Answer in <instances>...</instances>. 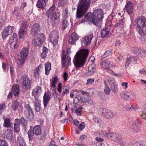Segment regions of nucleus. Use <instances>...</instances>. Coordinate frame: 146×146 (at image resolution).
I'll return each mask as SVG.
<instances>
[{"instance_id": "nucleus-1", "label": "nucleus", "mask_w": 146, "mask_h": 146, "mask_svg": "<svg viewBox=\"0 0 146 146\" xmlns=\"http://www.w3.org/2000/svg\"><path fill=\"white\" fill-rule=\"evenodd\" d=\"M89 52L88 50L82 49L76 53L73 59L74 64L76 68H79L84 66Z\"/></svg>"}, {"instance_id": "nucleus-2", "label": "nucleus", "mask_w": 146, "mask_h": 146, "mask_svg": "<svg viewBox=\"0 0 146 146\" xmlns=\"http://www.w3.org/2000/svg\"><path fill=\"white\" fill-rule=\"evenodd\" d=\"M90 3V0H80L77 8V18L80 19L86 13Z\"/></svg>"}, {"instance_id": "nucleus-3", "label": "nucleus", "mask_w": 146, "mask_h": 146, "mask_svg": "<svg viewBox=\"0 0 146 146\" xmlns=\"http://www.w3.org/2000/svg\"><path fill=\"white\" fill-rule=\"evenodd\" d=\"M57 10L55 7V5L53 4L47 12V15L52 22L56 23L60 21V14L59 13L56 12Z\"/></svg>"}, {"instance_id": "nucleus-4", "label": "nucleus", "mask_w": 146, "mask_h": 146, "mask_svg": "<svg viewBox=\"0 0 146 146\" xmlns=\"http://www.w3.org/2000/svg\"><path fill=\"white\" fill-rule=\"evenodd\" d=\"M136 29L138 32L141 34L143 32L144 27L146 26V18L144 17H140L135 20Z\"/></svg>"}, {"instance_id": "nucleus-5", "label": "nucleus", "mask_w": 146, "mask_h": 146, "mask_svg": "<svg viewBox=\"0 0 146 146\" xmlns=\"http://www.w3.org/2000/svg\"><path fill=\"white\" fill-rule=\"evenodd\" d=\"M33 133L31 131H28V134L29 139L31 140L33 138L34 135L36 136H38V138L40 139H42L44 137L43 135L42 134V131L40 125H37L35 126L32 131Z\"/></svg>"}, {"instance_id": "nucleus-6", "label": "nucleus", "mask_w": 146, "mask_h": 146, "mask_svg": "<svg viewBox=\"0 0 146 146\" xmlns=\"http://www.w3.org/2000/svg\"><path fill=\"white\" fill-rule=\"evenodd\" d=\"M121 98L125 101H130L133 100L136 97L135 93L131 91H125L120 94Z\"/></svg>"}, {"instance_id": "nucleus-7", "label": "nucleus", "mask_w": 146, "mask_h": 146, "mask_svg": "<svg viewBox=\"0 0 146 146\" xmlns=\"http://www.w3.org/2000/svg\"><path fill=\"white\" fill-rule=\"evenodd\" d=\"M104 13L103 11L101 9H98L94 10L93 13H88L85 16V19H86L88 20H90V16H94L99 19H102L103 17Z\"/></svg>"}, {"instance_id": "nucleus-8", "label": "nucleus", "mask_w": 146, "mask_h": 146, "mask_svg": "<svg viewBox=\"0 0 146 146\" xmlns=\"http://www.w3.org/2000/svg\"><path fill=\"white\" fill-rule=\"evenodd\" d=\"M29 52V50L27 48L24 47L21 50L19 57V61L21 64H23L25 63V61L27 58Z\"/></svg>"}, {"instance_id": "nucleus-9", "label": "nucleus", "mask_w": 146, "mask_h": 146, "mask_svg": "<svg viewBox=\"0 0 146 146\" xmlns=\"http://www.w3.org/2000/svg\"><path fill=\"white\" fill-rule=\"evenodd\" d=\"M58 33L56 30L52 31L50 35L49 39L53 45H56L58 43Z\"/></svg>"}, {"instance_id": "nucleus-10", "label": "nucleus", "mask_w": 146, "mask_h": 146, "mask_svg": "<svg viewBox=\"0 0 146 146\" xmlns=\"http://www.w3.org/2000/svg\"><path fill=\"white\" fill-rule=\"evenodd\" d=\"M105 135L108 139L115 142L119 141L122 139L121 135L116 133H106Z\"/></svg>"}, {"instance_id": "nucleus-11", "label": "nucleus", "mask_w": 146, "mask_h": 146, "mask_svg": "<svg viewBox=\"0 0 146 146\" xmlns=\"http://www.w3.org/2000/svg\"><path fill=\"white\" fill-rule=\"evenodd\" d=\"M20 81L21 84L26 89H29L31 85V81L27 76L24 75L21 77Z\"/></svg>"}, {"instance_id": "nucleus-12", "label": "nucleus", "mask_w": 146, "mask_h": 146, "mask_svg": "<svg viewBox=\"0 0 146 146\" xmlns=\"http://www.w3.org/2000/svg\"><path fill=\"white\" fill-rule=\"evenodd\" d=\"M14 29V27L9 26L6 27L2 32L3 38L4 40L9 35L11 34L12 33Z\"/></svg>"}, {"instance_id": "nucleus-13", "label": "nucleus", "mask_w": 146, "mask_h": 146, "mask_svg": "<svg viewBox=\"0 0 146 146\" xmlns=\"http://www.w3.org/2000/svg\"><path fill=\"white\" fill-rule=\"evenodd\" d=\"M18 39L17 34L14 33L10 37L9 42L10 45L11 47L13 49H15L17 47Z\"/></svg>"}, {"instance_id": "nucleus-14", "label": "nucleus", "mask_w": 146, "mask_h": 146, "mask_svg": "<svg viewBox=\"0 0 146 146\" xmlns=\"http://www.w3.org/2000/svg\"><path fill=\"white\" fill-rule=\"evenodd\" d=\"M110 62L106 60H101L100 63L101 67L105 70H107L108 72L111 74L113 73V71L109 68Z\"/></svg>"}, {"instance_id": "nucleus-15", "label": "nucleus", "mask_w": 146, "mask_h": 146, "mask_svg": "<svg viewBox=\"0 0 146 146\" xmlns=\"http://www.w3.org/2000/svg\"><path fill=\"white\" fill-rule=\"evenodd\" d=\"M100 114L108 118H112L114 116L113 113L108 109H102L100 111Z\"/></svg>"}, {"instance_id": "nucleus-16", "label": "nucleus", "mask_w": 146, "mask_h": 146, "mask_svg": "<svg viewBox=\"0 0 146 146\" xmlns=\"http://www.w3.org/2000/svg\"><path fill=\"white\" fill-rule=\"evenodd\" d=\"M86 21H90V20H88L86 19H85ZM90 20H92V23L97 26V27H101V21L102 19H99L98 17H96L94 16H93L92 17H90Z\"/></svg>"}, {"instance_id": "nucleus-17", "label": "nucleus", "mask_w": 146, "mask_h": 146, "mask_svg": "<svg viewBox=\"0 0 146 146\" xmlns=\"http://www.w3.org/2000/svg\"><path fill=\"white\" fill-rule=\"evenodd\" d=\"M25 108V114L28 117H33L34 116V114L29 105L28 104L27 105Z\"/></svg>"}, {"instance_id": "nucleus-18", "label": "nucleus", "mask_w": 146, "mask_h": 146, "mask_svg": "<svg viewBox=\"0 0 146 146\" xmlns=\"http://www.w3.org/2000/svg\"><path fill=\"white\" fill-rule=\"evenodd\" d=\"M79 38V36L76 33H73L69 38L68 42L70 44H73Z\"/></svg>"}, {"instance_id": "nucleus-19", "label": "nucleus", "mask_w": 146, "mask_h": 146, "mask_svg": "<svg viewBox=\"0 0 146 146\" xmlns=\"http://www.w3.org/2000/svg\"><path fill=\"white\" fill-rule=\"evenodd\" d=\"M133 5L131 1H128L125 6L127 12L129 14L132 13L133 11Z\"/></svg>"}, {"instance_id": "nucleus-20", "label": "nucleus", "mask_w": 146, "mask_h": 146, "mask_svg": "<svg viewBox=\"0 0 146 146\" xmlns=\"http://www.w3.org/2000/svg\"><path fill=\"white\" fill-rule=\"evenodd\" d=\"M39 25L38 24L36 23L33 25L31 32V33L33 37L35 36V35L37 34L38 31L39 30Z\"/></svg>"}, {"instance_id": "nucleus-21", "label": "nucleus", "mask_w": 146, "mask_h": 146, "mask_svg": "<svg viewBox=\"0 0 146 146\" xmlns=\"http://www.w3.org/2000/svg\"><path fill=\"white\" fill-rule=\"evenodd\" d=\"M50 94L49 92H45L43 96V102L44 107H46L50 99Z\"/></svg>"}, {"instance_id": "nucleus-22", "label": "nucleus", "mask_w": 146, "mask_h": 146, "mask_svg": "<svg viewBox=\"0 0 146 146\" xmlns=\"http://www.w3.org/2000/svg\"><path fill=\"white\" fill-rule=\"evenodd\" d=\"M93 37V35L90 34L88 36H86L83 38V41L85 45L86 46L89 45L91 43V41Z\"/></svg>"}, {"instance_id": "nucleus-23", "label": "nucleus", "mask_w": 146, "mask_h": 146, "mask_svg": "<svg viewBox=\"0 0 146 146\" xmlns=\"http://www.w3.org/2000/svg\"><path fill=\"white\" fill-rule=\"evenodd\" d=\"M21 120L19 119H15L14 124V131L16 133L19 132L20 131V126Z\"/></svg>"}, {"instance_id": "nucleus-24", "label": "nucleus", "mask_w": 146, "mask_h": 146, "mask_svg": "<svg viewBox=\"0 0 146 146\" xmlns=\"http://www.w3.org/2000/svg\"><path fill=\"white\" fill-rule=\"evenodd\" d=\"M19 38L23 40L27 34V29L21 28L19 32Z\"/></svg>"}, {"instance_id": "nucleus-25", "label": "nucleus", "mask_w": 146, "mask_h": 146, "mask_svg": "<svg viewBox=\"0 0 146 146\" xmlns=\"http://www.w3.org/2000/svg\"><path fill=\"white\" fill-rule=\"evenodd\" d=\"M111 87L112 91L115 93L117 92V86L114 79L111 80L109 82Z\"/></svg>"}, {"instance_id": "nucleus-26", "label": "nucleus", "mask_w": 146, "mask_h": 146, "mask_svg": "<svg viewBox=\"0 0 146 146\" xmlns=\"http://www.w3.org/2000/svg\"><path fill=\"white\" fill-rule=\"evenodd\" d=\"M42 92L41 87L37 86L36 88L33 90L32 95L34 96L36 95H40L42 93Z\"/></svg>"}, {"instance_id": "nucleus-27", "label": "nucleus", "mask_w": 146, "mask_h": 146, "mask_svg": "<svg viewBox=\"0 0 146 146\" xmlns=\"http://www.w3.org/2000/svg\"><path fill=\"white\" fill-rule=\"evenodd\" d=\"M4 137L6 138L11 139L13 137L12 131L9 129H7L5 131Z\"/></svg>"}, {"instance_id": "nucleus-28", "label": "nucleus", "mask_w": 146, "mask_h": 146, "mask_svg": "<svg viewBox=\"0 0 146 146\" xmlns=\"http://www.w3.org/2000/svg\"><path fill=\"white\" fill-rule=\"evenodd\" d=\"M12 90L15 96L17 97L19 95V86L18 85H14L12 88Z\"/></svg>"}, {"instance_id": "nucleus-29", "label": "nucleus", "mask_w": 146, "mask_h": 146, "mask_svg": "<svg viewBox=\"0 0 146 146\" xmlns=\"http://www.w3.org/2000/svg\"><path fill=\"white\" fill-rule=\"evenodd\" d=\"M110 29L108 28L103 29L101 32V36L102 38L106 36L109 34Z\"/></svg>"}, {"instance_id": "nucleus-30", "label": "nucleus", "mask_w": 146, "mask_h": 146, "mask_svg": "<svg viewBox=\"0 0 146 146\" xmlns=\"http://www.w3.org/2000/svg\"><path fill=\"white\" fill-rule=\"evenodd\" d=\"M51 69V64L49 62H47L45 64V74L48 75L49 74L50 71Z\"/></svg>"}, {"instance_id": "nucleus-31", "label": "nucleus", "mask_w": 146, "mask_h": 146, "mask_svg": "<svg viewBox=\"0 0 146 146\" xmlns=\"http://www.w3.org/2000/svg\"><path fill=\"white\" fill-rule=\"evenodd\" d=\"M58 78L57 76H54L52 79V81L50 83L51 89L52 88H54L56 86V85L58 82Z\"/></svg>"}, {"instance_id": "nucleus-32", "label": "nucleus", "mask_w": 146, "mask_h": 146, "mask_svg": "<svg viewBox=\"0 0 146 146\" xmlns=\"http://www.w3.org/2000/svg\"><path fill=\"white\" fill-rule=\"evenodd\" d=\"M33 44L35 46H40L42 43L40 40H38L35 36L34 37L33 40Z\"/></svg>"}, {"instance_id": "nucleus-33", "label": "nucleus", "mask_w": 146, "mask_h": 146, "mask_svg": "<svg viewBox=\"0 0 146 146\" xmlns=\"http://www.w3.org/2000/svg\"><path fill=\"white\" fill-rule=\"evenodd\" d=\"M42 67L41 65L39 66L36 69H35L34 72V75L35 78L39 76L40 70H42Z\"/></svg>"}, {"instance_id": "nucleus-34", "label": "nucleus", "mask_w": 146, "mask_h": 146, "mask_svg": "<svg viewBox=\"0 0 146 146\" xmlns=\"http://www.w3.org/2000/svg\"><path fill=\"white\" fill-rule=\"evenodd\" d=\"M41 102L40 101L36 100L35 101L34 106L36 111L39 112L40 109Z\"/></svg>"}, {"instance_id": "nucleus-35", "label": "nucleus", "mask_w": 146, "mask_h": 146, "mask_svg": "<svg viewBox=\"0 0 146 146\" xmlns=\"http://www.w3.org/2000/svg\"><path fill=\"white\" fill-rule=\"evenodd\" d=\"M35 37L38 38V39L40 40L42 43L45 39V36L42 33L36 34L35 35Z\"/></svg>"}, {"instance_id": "nucleus-36", "label": "nucleus", "mask_w": 146, "mask_h": 146, "mask_svg": "<svg viewBox=\"0 0 146 146\" xmlns=\"http://www.w3.org/2000/svg\"><path fill=\"white\" fill-rule=\"evenodd\" d=\"M96 69L94 67L92 66H89L88 69V72L87 73V75H92L95 72Z\"/></svg>"}, {"instance_id": "nucleus-37", "label": "nucleus", "mask_w": 146, "mask_h": 146, "mask_svg": "<svg viewBox=\"0 0 146 146\" xmlns=\"http://www.w3.org/2000/svg\"><path fill=\"white\" fill-rule=\"evenodd\" d=\"M140 121L135 120L134 121V123L135 125H137L136 127H134V128L131 129V131L133 133L138 132L139 131V129L137 127L139 125Z\"/></svg>"}, {"instance_id": "nucleus-38", "label": "nucleus", "mask_w": 146, "mask_h": 146, "mask_svg": "<svg viewBox=\"0 0 146 146\" xmlns=\"http://www.w3.org/2000/svg\"><path fill=\"white\" fill-rule=\"evenodd\" d=\"M40 1V0H38L36 6L38 8L43 10L45 8L46 5L44 4V3H43Z\"/></svg>"}, {"instance_id": "nucleus-39", "label": "nucleus", "mask_w": 146, "mask_h": 146, "mask_svg": "<svg viewBox=\"0 0 146 146\" xmlns=\"http://www.w3.org/2000/svg\"><path fill=\"white\" fill-rule=\"evenodd\" d=\"M140 50L141 48L138 47L132 48L131 49V51L132 53L138 56Z\"/></svg>"}, {"instance_id": "nucleus-40", "label": "nucleus", "mask_w": 146, "mask_h": 146, "mask_svg": "<svg viewBox=\"0 0 146 146\" xmlns=\"http://www.w3.org/2000/svg\"><path fill=\"white\" fill-rule=\"evenodd\" d=\"M62 67H64L66 63V55L65 54V51L64 50H63L62 51Z\"/></svg>"}, {"instance_id": "nucleus-41", "label": "nucleus", "mask_w": 146, "mask_h": 146, "mask_svg": "<svg viewBox=\"0 0 146 146\" xmlns=\"http://www.w3.org/2000/svg\"><path fill=\"white\" fill-rule=\"evenodd\" d=\"M3 125L5 127H9L11 125L10 119H5L4 120Z\"/></svg>"}, {"instance_id": "nucleus-42", "label": "nucleus", "mask_w": 146, "mask_h": 146, "mask_svg": "<svg viewBox=\"0 0 146 146\" xmlns=\"http://www.w3.org/2000/svg\"><path fill=\"white\" fill-rule=\"evenodd\" d=\"M68 0H59L58 4L59 6L63 7L68 3Z\"/></svg>"}, {"instance_id": "nucleus-43", "label": "nucleus", "mask_w": 146, "mask_h": 146, "mask_svg": "<svg viewBox=\"0 0 146 146\" xmlns=\"http://www.w3.org/2000/svg\"><path fill=\"white\" fill-rule=\"evenodd\" d=\"M138 109V108H133V106L131 105H128L126 107V110L128 111H131L133 110H136Z\"/></svg>"}, {"instance_id": "nucleus-44", "label": "nucleus", "mask_w": 146, "mask_h": 146, "mask_svg": "<svg viewBox=\"0 0 146 146\" xmlns=\"http://www.w3.org/2000/svg\"><path fill=\"white\" fill-rule=\"evenodd\" d=\"M68 25V23L65 19L62 20V29H64L67 27Z\"/></svg>"}, {"instance_id": "nucleus-45", "label": "nucleus", "mask_w": 146, "mask_h": 146, "mask_svg": "<svg viewBox=\"0 0 146 146\" xmlns=\"http://www.w3.org/2000/svg\"><path fill=\"white\" fill-rule=\"evenodd\" d=\"M132 59L131 57L129 55H127L126 61L125 64V66L126 68L129 66L131 62V60Z\"/></svg>"}, {"instance_id": "nucleus-46", "label": "nucleus", "mask_w": 146, "mask_h": 146, "mask_svg": "<svg viewBox=\"0 0 146 146\" xmlns=\"http://www.w3.org/2000/svg\"><path fill=\"white\" fill-rule=\"evenodd\" d=\"M139 54L138 56L141 57H144L146 56V51L141 48Z\"/></svg>"}, {"instance_id": "nucleus-47", "label": "nucleus", "mask_w": 146, "mask_h": 146, "mask_svg": "<svg viewBox=\"0 0 146 146\" xmlns=\"http://www.w3.org/2000/svg\"><path fill=\"white\" fill-rule=\"evenodd\" d=\"M0 146H8V144L6 141L0 139Z\"/></svg>"}, {"instance_id": "nucleus-48", "label": "nucleus", "mask_w": 146, "mask_h": 146, "mask_svg": "<svg viewBox=\"0 0 146 146\" xmlns=\"http://www.w3.org/2000/svg\"><path fill=\"white\" fill-rule=\"evenodd\" d=\"M19 104L16 101H14L13 103L12 108L14 110H16L18 107Z\"/></svg>"}, {"instance_id": "nucleus-49", "label": "nucleus", "mask_w": 146, "mask_h": 146, "mask_svg": "<svg viewBox=\"0 0 146 146\" xmlns=\"http://www.w3.org/2000/svg\"><path fill=\"white\" fill-rule=\"evenodd\" d=\"M94 80L93 78H90L87 80V82L86 83V85L88 86H90L94 82Z\"/></svg>"}, {"instance_id": "nucleus-50", "label": "nucleus", "mask_w": 146, "mask_h": 146, "mask_svg": "<svg viewBox=\"0 0 146 146\" xmlns=\"http://www.w3.org/2000/svg\"><path fill=\"white\" fill-rule=\"evenodd\" d=\"M111 51L110 50H107L104 53L103 57L105 58L107 57L108 56L110 55L111 54Z\"/></svg>"}, {"instance_id": "nucleus-51", "label": "nucleus", "mask_w": 146, "mask_h": 146, "mask_svg": "<svg viewBox=\"0 0 146 146\" xmlns=\"http://www.w3.org/2000/svg\"><path fill=\"white\" fill-rule=\"evenodd\" d=\"M93 120L94 122L97 123H102V121L98 117L95 116L93 118Z\"/></svg>"}, {"instance_id": "nucleus-52", "label": "nucleus", "mask_w": 146, "mask_h": 146, "mask_svg": "<svg viewBox=\"0 0 146 146\" xmlns=\"http://www.w3.org/2000/svg\"><path fill=\"white\" fill-rule=\"evenodd\" d=\"M70 16V13H68V11L67 8H66L64 13V17L65 18L68 17Z\"/></svg>"}, {"instance_id": "nucleus-53", "label": "nucleus", "mask_w": 146, "mask_h": 146, "mask_svg": "<svg viewBox=\"0 0 146 146\" xmlns=\"http://www.w3.org/2000/svg\"><path fill=\"white\" fill-rule=\"evenodd\" d=\"M110 90H110V89L108 86H105V88L104 91L105 93L106 94H107V95H108L110 92Z\"/></svg>"}, {"instance_id": "nucleus-54", "label": "nucleus", "mask_w": 146, "mask_h": 146, "mask_svg": "<svg viewBox=\"0 0 146 146\" xmlns=\"http://www.w3.org/2000/svg\"><path fill=\"white\" fill-rule=\"evenodd\" d=\"M18 11V8L17 7H15L14 11L13 13V15L17 16H18L19 15Z\"/></svg>"}, {"instance_id": "nucleus-55", "label": "nucleus", "mask_w": 146, "mask_h": 146, "mask_svg": "<svg viewBox=\"0 0 146 146\" xmlns=\"http://www.w3.org/2000/svg\"><path fill=\"white\" fill-rule=\"evenodd\" d=\"M22 26L21 28L27 29L29 23L27 21H25L22 23Z\"/></svg>"}, {"instance_id": "nucleus-56", "label": "nucleus", "mask_w": 146, "mask_h": 146, "mask_svg": "<svg viewBox=\"0 0 146 146\" xmlns=\"http://www.w3.org/2000/svg\"><path fill=\"white\" fill-rule=\"evenodd\" d=\"M82 109L80 108H78L76 110V112L78 115H80L81 114V110Z\"/></svg>"}, {"instance_id": "nucleus-57", "label": "nucleus", "mask_w": 146, "mask_h": 146, "mask_svg": "<svg viewBox=\"0 0 146 146\" xmlns=\"http://www.w3.org/2000/svg\"><path fill=\"white\" fill-rule=\"evenodd\" d=\"M85 127L84 123V122L80 123L79 126L78 128L79 129L82 130Z\"/></svg>"}, {"instance_id": "nucleus-58", "label": "nucleus", "mask_w": 146, "mask_h": 146, "mask_svg": "<svg viewBox=\"0 0 146 146\" xmlns=\"http://www.w3.org/2000/svg\"><path fill=\"white\" fill-rule=\"evenodd\" d=\"M139 72L140 73L144 74H146V69L142 68L140 70Z\"/></svg>"}, {"instance_id": "nucleus-59", "label": "nucleus", "mask_w": 146, "mask_h": 146, "mask_svg": "<svg viewBox=\"0 0 146 146\" xmlns=\"http://www.w3.org/2000/svg\"><path fill=\"white\" fill-rule=\"evenodd\" d=\"M119 142V144L121 146H124L126 145V142L124 141H121V139Z\"/></svg>"}, {"instance_id": "nucleus-60", "label": "nucleus", "mask_w": 146, "mask_h": 146, "mask_svg": "<svg viewBox=\"0 0 146 146\" xmlns=\"http://www.w3.org/2000/svg\"><path fill=\"white\" fill-rule=\"evenodd\" d=\"M62 84L60 83L58 85V90L59 92L60 93L62 91Z\"/></svg>"}, {"instance_id": "nucleus-61", "label": "nucleus", "mask_w": 146, "mask_h": 146, "mask_svg": "<svg viewBox=\"0 0 146 146\" xmlns=\"http://www.w3.org/2000/svg\"><path fill=\"white\" fill-rule=\"evenodd\" d=\"M94 146H105V145L103 143H97Z\"/></svg>"}, {"instance_id": "nucleus-62", "label": "nucleus", "mask_w": 146, "mask_h": 146, "mask_svg": "<svg viewBox=\"0 0 146 146\" xmlns=\"http://www.w3.org/2000/svg\"><path fill=\"white\" fill-rule=\"evenodd\" d=\"M141 146H146V140H144L140 142Z\"/></svg>"}, {"instance_id": "nucleus-63", "label": "nucleus", "mask_w": 146, "mask_h": 146, "mask_svg": "<svg viewBox=\"0 0 146 146\" xmlns=\"http://www.w3.org/2000/svg\"><path fill=\"white\" fill-rule=\"evenodd\" d=\"M95 60V58L93 56H91L90 58L89 59V62H93Z\"/></svg>"}, {"instance_id": "nucleus-64", "label": "nucleus", "mask_w": 146, "mask_h": 146, "mask_svg": "<svg viewBox=\"0 0 146 146\" xmlns=\"http://www.w3.org/2000/svg\"><path fill=\"white\" fill-rule=\"evenodd\" d=\"M141 116L142 117V118L144 119H146V111L144 110V111L143 112V113L142 115H141Z\"/></svg>"}]
</instances>
